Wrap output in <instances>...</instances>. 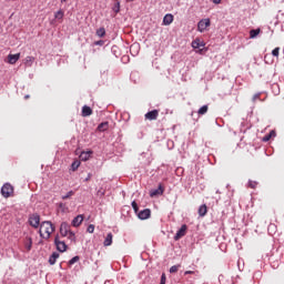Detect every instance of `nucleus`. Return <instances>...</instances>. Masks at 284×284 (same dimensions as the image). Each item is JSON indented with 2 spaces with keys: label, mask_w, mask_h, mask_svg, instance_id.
Wrapping results in <instances>:
<instances>
[{
  "label": "nucleus",
  "mask_w": 284,
  "mask_h": 284,
  "mask_svg": "<svg viewBox=\"0 0 284 284\" xmlns=\"http://www.w3.org/2000/svg\"><path fill=\"white\" fill-rule=\"evenodd\" d=\"M53 233H54V224H52V222L44 221L40 224L39 234L41 239H44V241H48Z\"/></svg>",
  "instance_id": "obj_1"
},
{
  "label": "nucleus",
  "mask_w": 284,
  "mask_h": 284,
  "mask_svg": "<svg viewBox=\"0 0 284 284\" xmlns=\"http://www.w3.org/2000/svg\"><path fill=\"white\" fill-rule=\"evenodd\" d=\"M1 194L4 199H10V196H14V186L10 183L3 184L1 187Z\"/></svg>",
  "instance_id": "obj_2"
},
{
  "label": "nucleus",
  "mask_w": 284,
  "mask_h": 284,
  "mask_svg": "<svg viewBox=\"0 0 284 284\" xmlns=\"http://www.w3.org/2000/svg\"><path fill=\"white\" fill-rule=\"evenodd\" d=\"M29 224L31 225V227H34L37 230V227H39V225H41V216H39V214H37V213L30 215Z\"/></svg>",
  "instance_id": "obj_3"
},
{
  "label": "nucleus",
  "mask_w": 284,
  "mask_h": 284,
  "mask_svg": "<svg viewBox=\"0 0 284 284\" xmlns=\"http://www.w3.org/2000/svg\"><path fill=\"white\" fill-rule=\"evenodd\" d=\"M210 26H211L210 18L202 19L197 23V30H199V32H205V30H207V28H210Z\"/></svg>",
  "instance_id": "obj_4"
},
{
  "label": "nucleus",
  "mask_w": 284,
  "mask_h": 284,
  "mask_svg": "<svg viewBox=\"0 0 284 284\" xmlns=\"http://www.w3.org/2000/svg\"><path fill=\"white\" fill-rule=\"evenodd\" d=\"M54 244L58 252H65L68 250V245L65 244V242L59 240V235L55 236Z\"/></svg>",
  "instance_id": "obj_5"
},
{
  "label": "nucleus",
  "mask_w": 284,
  "mask_h": 284,
  "mask_svg": "<svg viewBox=\"0 0 284 284\" xmlns=\"http://www.w3.org/2000/svg\"><path fill=\"white\" fill-rule=\"evenodd\" d=\"M164 192H165V187H163V184H159L158 189L150 191V196L151 199H154L156 196H163Z\"/></svg>",
  "instance_id": "obj_6"
},
{
  "label": "nucleus",
  "mask_w": 284,
  "mask_h": 284,
  "mask_svg": "<svg viewBox=\"0 0 284 284\" xmlns=\"http://www.w3.org/2000/svg\"><path fill=\"white\" fill-rule=\"evenodd\" d=\"M187 234V225H182L181 229L176 232L174 236V241H180V239H183Z\"/></svg>",
  "instance_id": "obj_7"
},
{
  "label": "nucleus",
  "mask_w": 284,
  "mask_h": 284,
  "mask_svg": "<svg viewBox=\"0 0 284 284\" xmlns=\"http://www.w3.org/2000/svg\"><path fill=\"white\" fill-rule=\"evenodd\" d=\"M138 216L141 221H145L150 219V216H152V211H150V209H145L143 211H140Z\"/></svg>",
  "instance_id": "obj_8"
},
{
  "label": "nucleus",
  "mask_w": 284,
  "mask_h": 284,
  "mask_svg": "<svg viewBox=\"0 0 284 284\" xmlns=\"http://www.w3.org/2000/svg\"><path fill=\"white\" fill-rule=\"evenodd\" d=\"M70 232H71L70 224H68V222H63L60 225V234H61V236H68V233H70Z\"/></svg>",
  "instance_id": "obj_9"
},
{
  "label": "nucleus",
  "mask_w": 284,
  "mask_h": 284,
  "mask_svg": "<svg viewBox=\"0 0 284 284\" xmlns=\"http://www.w3.org/2000/svg\"><path fill=\"white\" fill-rule=\"evenodd\" d=\"M145 119L149 121H156V119H159V110L149 111L145 114Z\"/></svg>",
  "instance_id": "obj_10"
},
{
  "label": "nucleus",
  "mask_w": 284,
  "mask_h": 284,
  "mask_svg": "<svg viewBox=\"0 0 284 284\" xmlns=\"http://www.w3.org/2000/svg\"><path fill=\"white\" fill-rule=\"evenodd\" d=\"M19 59H21V53L9 54L8 63H10V65H14V63H17V61H19Z\"/></svg>",
  "instance_id": "obj_11"
},
{
  "label": "nucleus",
  "mask_w": 284,
  "mask_h": 284,
  "mask_svg": "<svg viewBox=\"0 0 284 284\" xmlns=\"http://www.w3.org/2000/svg\"><path fill=\"white\" fill-rule=\"evenodd\" d=\"M174 21V16L172 13H168L163 18V24L164 26H171V23Z\"/></svg>",
  "instance_id": "obj_12"
},
{
  "label": "nucleus",
  "mask_w": 284,
  "mask_h": 284,
  "mask_svg": "<svg viewBox=\"0 0 284 284\" xmlns=\"http://www.w3.org/2000/svg\"><path fill=\"white\" fill-rule=\"evenodd\" d=\"M112 239H114V235L108 233L103 242L104 247H110V245H112Z\"/></svg>",
  "instance_id": "obj_13"
},
{
  "label": "nucleus",
  "mask_w": 284,
  "mask_h": 284,
  "mask_svg": "<svg viewBox=\"0 0 284 284\" xmlns=\"http://www.w3.org/2000/svg\"><path fill=\"white\" fill-rule=\"evenodd\" d=\"M83 223V215H78L73 219L72 225L73 227H79Z\"/></svg>",
  "instance_id": "obj_14"
},
{
  "label": "nucleus",
  "mask_w": 284,
  "mask_h": 284,
  "mask_svg": "<svg viewBox=\"0 0 284 284\" xmlns=\"http://www.w3.org/2000/svg\"><path fill=\"white\" fill-rule=\"evenodd\" d=\"M82 116H92V108L84 105L82 108Z\"/></svg>",
  "instance_id": "obj_15"
},
{
  "label": "nucleus",
  "mask_w": 284,
  "mask_h": 284,
  "mask_svg": "<svg viewBox=\"0 0 284 284\" xmlns=\"http://www.w3.org/2000/svg\"><path fill=\"white\" fill-rule=\"evenodd\" d=\"M90 156H92V151H83L81 154H80V159L81 161H88L90 159Z\"/></svg>",
  "instance_id": "obj_16"
},
{
  "label": "nucleus",
  "mask_w": 284,
  "mask_h": 284,
  "mask_svg": "<svg viewBox=\"0 0 284 284\" xmlns=\"http://www.w3.org/2000/svg\"><path fill=\"white\" fill-rule=\"evenodd\" d=\"M24 248L27 250V252H30V250H32V237H26Z\"/></svg>",
  "instance_id": "obj_17"
},
{
  "label": "nucleus",
  "mask_w": 284,
  "mask_h": 284,
  "mask_svg": "<svg viewBox=\"0 0 284 284\" xmlns=\"http://www.w3.org/2000/svg\"><path fill=\"white\" fill-rule=\"evenodd\" d=\"M34 63V57H30L28 55L24 59V65H27L28 68H32V64Z\"/></svg>",
  "instance_id": "obj_18"
},
{
  "label": "nucleus",
  "mask_w": 284,
  "mask_h": 284,
  "mask_svg": "<svg viewBox=\"0 0 284 284\" xmlns=\"http://www.w3.org/2000/svg\"><path fill=\"white\" fill-rule=\"evenodd\" d=\"M108 128H110L108 122H102L98 125V131L99 132H105L108 131Z\"/></svg>",
  "instance_id": "obj_19"
},
{
  "label": "nucleus",
  "mask_w": 284,
  "mask_h": 284,
  "mask_svg": "<svg viewBox=\"0 0 284 284\" xmlns=\"http://www.w3.org/2000/svg\"><path fill=\"white\" fill-rule=\"evenodd\" d=\"M199 216H205V214H207V205L205 204H202L200 207H199Z\"/></svg>",
  "instance_id": "obj_20"
},
{
  "label": "nucleus",
  "mask_w": 284,
  "mask_h": 284,
  "mask_svg": "<svg viewBox=\"0 0 284 284\" xmlns=\"http://www.w3.org/2000/svg\"><path fill=\"white\" fill-rule=\"evenodd\" d=\"M258 34H261V29H252L250 31V38L251 39H256V37H258Z\"/></svg>",
  "instance_id": "obj_21"
},
{
  "label": "nucleus",
  "mask_w": 284,
  "mask_h": 284,
  "mask_svg": "<svg viewBox=\"0 0 284 284\" xmlns=\"http://www.w3.org/2000/svg\"><path fill=\"white\" fill-rule=\"evenodd\" d=\"M57 258H59V253H52V255L49 257L50 265H54V263H57Z\"/></svg>",
  "instance_id": "obj_22"
},
{
  "label": "nucleus",
  "mask_w": 284,
  "mask_h": 284,
  "mask_svg": "<svg viewBox=\"0 0 284 284\" xmlns=\"http://www.w3.org/2000/svg\"><path fill=\"white\" fill-rule=\"evenodd\" d=\"M207 110H210V108L207 106V104L203 105L202 108L199 109L197 114L200 116H203V114H207Z\"/></svg>",
  "instance_id": "obj_23"
},
{
  "label": "nucleus",
  "mask_w": 284,
  "mask_h": 284,
  "mask_svg": "<svg viewBox=\"0 0 284 284\" xmlns=\"http://www.w3.org/2000/svg\"><path fill=\"white\" fill-rule=\"evenodd\" d=\"M203 42H201V40L196 39L192 42V48H194L195 50L199 49V48H203Z\"/></svg>",
  "instance_id": "obj_24"
},
{
  "label": "nucleus",
  "mask_w": 284,
  "mask_h": 284,
  "mask_svg": "<svg viewBox=\"0 0 284 284\" xmlns=\"http://www.w3.org/2000/svg\"><path fill=\"white\" fill-rule=\"evenodd\" d=\"M272 136H276V131H271L268 134H266L262 141H264V143H267V141H270V139H272Z\"/></svg>",
  "instance_id": "obj_25"
},
{
  "label": "nucleus",
  "mask_w": 284,
  "mask_h": 284,
  "mask_svg": "<svg viewBox=\"0 0 284 284\" xmlns=\"http://www.w3.org/2000/svg\"><path fill=\"white\" fill-rule=\"evenodd\" d=\"M97 37H100V39H103V37H105V28H100L97 30L95 32Z\"/></svg>",
  "instance_id": "obj_26"
},
{
  "label": "nucleus",
  "mask_w": 284,
  "mask_h": 284,
  "mask_svg": "<svg viewBox=\"0 0 284 284\" xmlns=\"http://www.w3.org/2000/svg\"><path fill=\"white\" fill-rule=\"evenodd\" d=\"M180 267H181L180 264L171 266L170 274H176V272H179Z\"/></svg>",
  "instance_id": "obj_27"
},
{
  "label": "nucleus",
  "mask_w": 284,
  "mask_h": 284,
  "mask_svg": "<svg viewBox=\"0 0 284 284\" xmlns=\"http://www.w3.org/2000/svg\"><path fill=\"white\" fill-rule=\"evenodd\" d=\"M81 165V162L80 161H74L72 164H71V168L73 170V172H77V170H79Z\"/></svg>",
  "instance_id": "obj_28"
},
{
  "label": "nucleus",
  "mask_w": 284,
  "mask_h": 284,
  "mask_svg": "<svg viewBox=\"0 0 284 284\" xmlns=\"http://www.w3.org/2000/svg\"><path fill=\"white\" fill-rule=\"evenodd\" d=\"M69 241H77V236L74 235V232L70 231L68 235H65Z\"/></svg>",
  "instance_id": "obj_29"
},
{
  "label": "nucleus",
  "mask_w": 284,
  "mask_h": 284,
  "mask_svg": "<svg viewBox=\"0 0 284 284\" xmlns=\"http://www.w3.org/2000/svg\"><path fill=\"white\" fill-rule=\"evenodd\" d=\"M63 17H64L63 10H59V11L55 12V14H54V18H55V19H63Z\"/></svg>",
  "instance_id": "obj_30"
},
{
  "label": "nucleus",
  "mask_w": 284,
  "mask_h": 284,
  "mask_svg": "<svg viewBox=\"0 0 284 284\" xmlns=\"http://www.w3.org/2000/svg\"><path fill=\"white\" fill-rule=\"evenodd\" d=\"M71 196H74L73 191H69L65 195L62 196V200L65 201V200L70 199Z\"/></svg>",
  "instance_id": "obj_31"
},
{
  "label": "nucleus",
  "mask_w": 284,
  "mask_h": 284,
  "mask_svg": "<svg viewBox=\"0 0 284 284\" xmlns=\"http://www.w3.org/2000/svg\"><path fill=\"white\" fill-rule=\"evenodd\" d=\"M79 261H80V257L77 255L69 261V265H74V263H79Z\"/></svg>",
  "instance_id": "obj_32"
},
{
  "label": "nucleus",
  "mask_w": 284,
  "mask_h": 284,
  "mask_svg": "<svg viewBox=\"0 0 284 284\" xmlns=\"http://www.w3.org/2000/svg\"><path fill=\"white\" fill-rule=\"evenodd\" d=\"M261 100V93H255L252 98L253 103H256V101Z\"/></svg>",
  "instance_id": "obj_33"
},
{
  "label": "nucleus",
  "mask_w": 284,
  "mask_h": 284,
  "mask_svg": "<svg viewBox=\"0 0 284 284\" xmlns=\"http://www.w3.org/2000/svg\"><path fill=\"white\" fill-rule=\"evenodd\" d=\"M256 185H258L256 181H248V187H251L252 190H255Z\"/></svg>",
  "instance_id": "obj_34"
},
{
  "label": "nucleus",
  "mask_w": 284,
  "mask_h": 284,
  "mask_svg": "<svg viewBox=\"0 0 284 284\" xmlns=\"http://www.w3.org/2000/svg\"><path fill=\"white\" fill-rule=\"evenodd\" d=\"M121 11V2L118 0L114 7V12L119 13Z\"/></svg>",
  "instance_id": "obj_35"
},
{
  "label": "nucleus",
  "mask_w": 284,
  "mask_h": 284,
  "mask_svg": "<svg viewBox=\"0 0 284 284\" xmlns=\"http://www.w3.org/2000/svg\"><path fill=\"white\" fill-rule=\"evenodd\" d=\"M87 232H89V234H94V224H90L87 229Z\"/></svg>",
  "instance_id": "obj_36"
},
{
  "label": "nucleus",
  "mask_w": 284,
  "mask_h": 284,
  "mask_svg": "<svg viewBox=\"0 0 284 284\" xmlns=\"http://www.w3.org/2000/svg\"><path fill=\"white\" fill-rule=\"evenodd\" d=\"M280 52H281V48H275L273 51H272V54H273V57H278V54H280Z\"/></svg>",
  "instance_id": "obj_37"
},
{
  "label": "nucleus",
  "mask_w": 284,
  "mask_h": 284,
  "mask_svg": "<svg viewBox=\"0 0 284 284\" xmlns=\"http://www.w3.org/2000/svg\"><path fill=\"white\" fill-rule=\"evenodd\" d=\"M131 205H132L134 212H139V204H136V201H133V202L131 203Z\"/></svg>",
  "instance_id": "obj_38"
},
{
  "label": "nucleus",
  "mask_w": 284,
  "mask_h": 284,
  "mask_svg": "<svg viewBox=\"0 0 284 284\" xmlns=\"http://www.w3.org/2000/svg\"><path fill=\"white\" fill-rule=\"evenodd\" d=\"M165 281H166L165 274H162L160 284H165Z\"/></svg>",
  "instance_id": "obj_39"
},
{
  "label": "nucleus",
  "mask_w": 284,
  "mask_h": 284,
  "mask_svg": "<svg viewBox=\"0 0 284 284\" xmlns=\"http://www.w3.org/2000/svg\"><path fill=\"white\" fill-rule=\"evenodd\" d=\"M92 179V173H89L84 181H90Z\"/></svg>",
  "instance_id": "obj_40"
},
{
  "label": "nucleus",
  "mask_w": 284,
  "mask_h": 284,
  "mask_svg": "<svg viewBox=\"0 0 284 284\" xmlns=\"http://www.w3.org/2000/svg\"><path fill=\"white\" fill-rule=\"evenodd\" d=\"M185 276H187V274H194V271H186L184 272Z\"/></svg>",
  "instance_id": "obj_41"
},
{
  "label": "nucleus",
  "mask_w": 284,
  "mask_h": 284,
  "mask_svg": "<svg viewBox=\"0 0 284 284\" xmlns=\"http://www.w3.org/2000/svg\"><path fill=\"white\" fill-rule=\"evenodd\" d=\"M213 3H215V6H219V3H221V0H213Z\"/></svg>",
  "instance_id": "obj_42"
},
{
  "label": "nucleus",
  "mask_w": 284,
  "mask_h": 284,
  "mask_svg": "<svg viewBox=\"0 0 284 284\" xmlns=\"http://www.w3.org/2000/svg\"><path fill=\"white\" fill-rule=\"evenodd\" d=\"M134 48H139V45L138 44H132L130 50H134Z\"/></svg>",
  "instance_id": "obj_43"
},
{
  "label": "nucleus",
  "mask_w": 284,
  "mask_h": 284,
  "mask_svg": "<svg viewBox=\"0 0 284 284\" xmlns=\"http://www.w3.org/2000/svg\"><path fill=\"white\" fill-rule=\"evenodd\" d=\"M95 45H103V41L95 42Z\"/></svg>",
  "instance_id": "obj_44"
},
{
  "label": "nucleus",
  "mask_w": 284,
  "mask_h": 284,
  "mask_svg": "<svg viewBox=\"0 0 284 284\" xmlns=\"http://www.w3.org/2000/svg\"><path fill=\"white\" fill-rule=\"evenodd\" d=\"M65 1H68V0H61V3H65Z\"/></svg>",
  "instance_id": "obj_45"
},
{
  "label": "nucleus",
  "mask_w": 284,
  "mask_h": 284,
  "mask_svg": "<svg viewBox=\"0 0 284 284\" xmlns=\"http://www.w3.org/2000/svg\"><path fill=\"white\" fill-rule=\"evenodd\" d=\"M126 1H134V0H126Z\"/></svg>",
  "instance_id": "obj_46"
}]
</instances>
